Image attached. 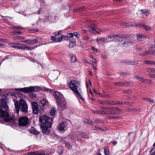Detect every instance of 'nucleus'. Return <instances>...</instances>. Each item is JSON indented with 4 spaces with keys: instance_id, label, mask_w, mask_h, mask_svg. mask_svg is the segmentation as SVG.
<instances>
[{
    "instance_id": "obj_27",
    "label": "nucleus",
    "mask_w": 155,
    "mask_h": 155,
    "mask_svg": "<svg viewBox=\"0 0 155 155\" xmlns=\"http://www.w3.org/2000/svg\"><path fill=\"white\" fill-rule=\"evenodd\" d=\"M71 62H74L77 61V58L74 54H73L71 57Z\"/></svg>"
},
{
    "instance_id": "obj_40",
    "label": "nucleus",
    "mask_w": 155,
    "mask_h": 155,
    "mask_svg": "<svg viewBox=\"0 0 155 155\" xmlns=\"http://www.w3.org/2000/svg\"><path fill=\"white\" fill-rule=\"evenodd\" d=\"M34 43H39L41 41V39L39 38H36L34 39Z\"/></svg>"
},
{
    "instance_id": "obj_53",
    "label": "nucleus",
    "mask_w": 155,
    "mask_h": 155,
    "mask_svg": "<svg viewBox=\"0 0 155 155\" xmlns=\"http://www.w3.org/2000/svg\"><path fill=\"white\" fill-rule=\"evenodd\" d=\"M137 110V109L136 108H130L128 109V110L129 111H136Z\"/></svg>"
},
{
    "instance_id": "obj_30",
    "label": "nucleus",
    "mask_w": 155,
    "mask_h": 155,
    "mask_svg": "<svg viewBox=\"0 0 155 155\" xmlns=\"http://www.w3.org/2000/svg\"><path fill=\"white\" fill-rule=\"evenodd\" d=\"M55 112L56 110L55 108L54 107L52 108L50 112L51 115V116H54L55 114Z\"/></svg>"
},
{
    "instance_id": "obj_45",
    "label": "nucleus",
    "mask_w": 155,
    "mask_h": 155,
    "mask_svg": "<svg viewBox=\"0 0 155 155\" xmlns=\"http://www.w3.org/2000/svg\"><path fill=\"white\" fill-rule=\"evenodd\" d=\"M53 90L51 89H50L46 88H45L43 90V91H46V92H52V91Z\"/></svg>"
},
{
    "instance_id": "obj_48",
    "label": "nucleus",
    "mask_w": 155,
    "mask_h": 155,
    "mask_svg": "<svg viewBox=\"0 0 155 155\" xmlns=\"http://www.w3.org/2000/svg\"><path fill=\"white\" fill-rule=\"evenodd\" d=\"M93 130H103L100 127H94V128L93 129Z\"/></svg>"
},
{
    "instance_id": "obj_15",
    "label": "nucleus",
    "mask_w": 155,
    "mask_h": 155,
    "mask_svg": "<svg viewBox=\"0 0 155 155\" xmlns=\"http://www.w3.org/2000/svg\"><path fill=\"white\" fill-rule=\"evenodd\" d=\"M121 25H123L124 26H126L127 27L130 26H139V25H140V24H134V23L133 22H127V23H124Z\"/></svg>"
},
{
    "instance_id": "obj_52",
    "label": "nucleus",
    "mask_w": 155,
    "mask_h": 155,
    "mask_svg": "<svg viewBox=\"0 0 155 155\" xmlns=\"http://www.w3.org/2000/svg\"><path fill=\"white\" fill-rule=\"evenodd\" d=\"M130 37V35H123L122 37L123 38H128L129 37Z\"/></svg>"
},
{
    "instance_id": "obj_43",
    "label": "nucleus",
    "mask_w": 155,
    "mask_h": 155,
    "mask_svg": "<svg viewBox=\"0 0 155 155\" xmlns=\"http://www.w3.org/2000/svg\"><path fill=\"white\" fill-rule=\"evenodd\" d=\"M104 153L105 154L108 155L109 154V150L107 148H105L104 150Z\"/></svg>"
},
{
    "instance_id": "obj_47",
    "label": "nucleus",
    "mask_w": 155,
    "mask_h": 155,
    "mask_svg": "<svg viewBox=\"0 0 155 155\" xmlns=\"http://www.w3.org/2000/svg\"><path fill=\"white\" fill-rule=\"evenodd\" d=\"M62 31H59L56 34V33H53V34L54 35H61L62 34Z\"/></svg>"
},
{
    "instance_id": "obj_63",
    "label": "nucleus",
    "mask_w": 155,
    "mask_h": 155,
    "mask_svg": "<svg viewBox=\"0 0 155 155\" xmlns=\"http://www.w3.org/2000/svg\"><path fill=\"white\" fill-rule=\"evenodd\" d=\"M92 62L95 64H96L97 63V61L95 58H93L92 60Z\"/></svg>"
},
{
    "instance_id": "obj_32",
    "label": "nucleus",
    "mask_w": 155,
    "mask_h": 155,
    "mask_svg": "<svg viewBox=\"0 0 155 155\" xmlns=\"http://www.w3.org/2000/svg\"><path fill=\"white\" fill-rule=\"evenodd\" d=\"M145 64H154L155 65V62L152 61H150L148 60H146L144 61Z\"/></svg>"
},
{
    "instance_id": "obj_3",
    "label": "nucleus",
    "mask_w": 155,
    "mask_h": 155,
    "mask_svg": "<svg viewBox=\"0 0 155 155\" xmlns=\"http://www.w3.org/2000/svg\"><path fill=\"white\" fill-rule=\"evenodd\" d=\"M15 109L17 113L19 112V110L23 112H27L28 111V105L22 99H21L20 102H15L14 101Z\"/></svg>"
},
{
    "instance_id": "obj_44",
    "label": "nucleus",
    "mask_w": 155,
    "mask_h": 155,
    "mask_svg": "<svg viewBox=\"0 0 155 155\" xmlns=\"http://www.w3.org/2000/svg\"><path fill=\"white\" fill-rule=\"evenodd\" d=\"M13 34L15 35H20L21 34L23 33L20 31H15L12 32Z\"/></svg>"
},
{
    "instance_id": "obj_34",
    "label": "nucleus",
    "mask_w": 155,
    "mask_h": 155,
    "mask_svg": "<svg viewBox=\"0 0 155 155\" xmlns=\"http://www.w3.org/2000/svg\"><path fill=\"white\" fill-rule=\"evenodd\" d=\"M143 99L147 102H149L151 103H153L154 102V101L153 100H152L151 99L149 98H148L143 97Z\"/></svg>"
},
{
    "instance_id": "obj_2",
    "label": "nucleus",
    "mask_w": 155,
    "mask_h": 155,
    "mask_svg": "<svg viewBox=\"0 0 155 155\" xmlns=\"http://www.w3.org/2000/svg\"><path fill=\"white\" fill-rule=\"evenodd\" d=\"M54 95L56 100L58 106L62 110H63L67 107L63 95L58 91L54 92Z\"/></svg>"
},
{
    "instance_id": "obj_19",
    "label": "nucleus",
    "mask_w": 155,
    "mask_h": 155,
    "mask_svg": "<svg viewBox=\"0 0 155 155\" xmlns=\"http://www.w3.org/2000/svg\"><path fill=\"white\" fill-rule=\"evenodd\" d=\"M146 35L141 34H137V39L140 40H142V39L146 38Z\"/></svg>"
},
{
    "instance_id": "obj_64",
    "label": "nucleus",
    "mask_w": 155,
    "mask_h": 155,
    "mask_svg": "<svg viewBox=\"0 0 155 155\" xmlns=\"http://www.w3.org/2000/svg\"><path fill=\"white\" fill-rule=\"evenodd\" d=\"M92 121L91 120L89 119L88 124H89L91 125L92 124Z\"/></svg>"
},
{
    "instance_id": "obj_60",
    "label": "nucleus",
    "mask_w": 155,
    "mask_h": 155,
    "mask_svg": "<svg viewBox=\"0 0 155 155\" xmlns=\"http://www.w3.org/2000/svg\"><path fill=\"white\" fill-rule=\"evenodd\" d=\"M93 91L94 92L97 94H99V95H101V94L99 92H98L97 91L95 90V89H94L93 90Z\"/></svg>"
},
{
    "instance_id": "obj_38",
    "label": "nucleus",
    "mask_w": 155,
    "mask_h": 155,
    "mask_svg": "<svg viewBox=\"0 0 155 155\" xmlns=\"http://www.w3.org/2000/svg\"><path fill=\"white\" fill-rule=\"evenodd\" d=\"M51 39L52 40L53 42H58L57 41H58V38H56L54 36H52L51 37Z\"/></svg>"
},
{
    "instance_id": "obj_58",
    "label": "nucleus",
    "mask_w": 155,
    "mask_h": 155,
    "mask_svg": "<svg viewBox=\"0 0 155 155\" xmlns=\"http://www.w3.org/2000/svg\"><path fill=\"white\" fill-rule=\"evenodd\" d=\"M0 47L2 48H5L6 47V46L5 45L0 44Z\"/></svg>"
},
{
    "instance_id": "obj_16",
    "label": "nucleus",
    "mask_w": 155,
    "mask_h": 155,
    "mask_svg": "<svg viewBox=\"0 0 155 155\" xmlns=\"http://www.w3.org/2000/svg\"><path fill=\"white\" fill-rule=\"evenodd\" d=\"M74 36H76L77 38H79L80 35L77 32L71 33L68 35V37L69 38L72 37Z\"/></svg>"
},
{
    "instance_id": "obj_39",
    "label": "nucleus",
    "mask_w": 155,
    "mask_h": 155,
    "mask_svg": "<svg viewBox=\"0 0 155 155\" xmlns=\"http://www.w3.org/2000/svg\"><path fill=\"white\" fill-rule=\"evenodd\" d=\"M84 9V8L83 7H81L80 8H78L77 9H75L74 10V12H78V11H81L83 10Z\"/></svg>"
},
{
    "instance_id": "obj_37",
    "label": "nucleus",
    "mask_w": 155,
    "mask_h": 155,
    "mask_svg": "<svg viewBox=\"0 0 155 155\" xmlns=\"http://www.w3.org/2000/svg\"><path fill=\"white\" fill-rule=\"evenodd\" d=\"M96 41L97 42H99L101 41H107V38H97L96 39Z\"/></svg>"
},
{
    "instance_id": "obj_6",
    "label": "nucleus",
    "mask_w": 155,
    "mask_h": 155,
    "mask_svg": "<svg viewBox=\"0 0 155 155\" xmlns=\"http://www.w3.org/2000/svg\"><path fill=\"white\" fill-rule=\"evenodd\" d=\"M15 89L17 91H19L24 93H28L34 92H36L40 91L41 88L38 87H30L20 88H15Z\"/></svg>"
},
{
    "instance_id": "obj_9",
    "label": "nucleus",
    "mask_w": 155,
    "mask_h": 155,
    "mask_svg": "<svg viewBox=\"0 0 155 155\" xmlns=\"http://www.w3.org/2000/svg\"><path fill=\"white\" fill-rule=\"evenodd\" d=\"M31 106L33 110V112L35 114H37L38 111V107L37 103L32 102L31 103Z\"/></svg>"
},
{
    "instance_id": "obj_26",
    "label": "nucleus",
    "mask_w": 155,
    "mask_h": 155,
    "mask_svg": "<svg viewBox=\"0 0 155 155\" xmlns=\"http://www.w3.org/2000/svg\"><path fill=\"white\" fill-rule=\"evenodd\" d=\"M139 26H141V27H143L145 28L146 31H150L151 29V27L150 26L141 25H139Z\"/></svg>"
},
{
    "instance_id": "obj_33",
    "label": "nucleus",
    "mask_w": 155,
    "mask_h": 155,
    "mask_svg": "<svg viewBox=\"0 0 155 155\" xmlns=\"http://www.w3.org/2000/svg\"><path fill=\"white\" fill-rule=\"evenodd\" d=\"M63 151V148L62 147L60 146L59 147H58L57 150V152L58 153L60 154H61L62 153Z\"/></svg>"
},
{
    "instance_id": "obj_18",
    "label": "nucleus",
    "mask_w": 155,
    "mask_h": 155,
    "mask_svg": "<svg viewBox=\"0 0 155 155\" xmlns=\"http://www.w3.org/2000/svg\"><path fill=\"white\" fill-rule=\"evenodd\" d=\"M69 41H70V44L68 45L69 47L71 48L74 46L76 44V41L74 39H70Z\"/></svg>"
},
{
    "instance_id": "obj_49",
    "label": "nucleus",
    "mask_w": 155,
    "mask_h": 155,
    "mask_svg": "<svg viewBox=\"0 0 155 155\" xmlns=\"http://www.w3.org/2000/svg\"><path fill=\"white\" fill-rule=\"evenodd\" d=\"M82 38L84 40H87L89 39V38L88 37L83 36Z\"/></svg>"
},
{
    "instance_id": "obj_29",
    "label": "nucleus",
    "mask_w": 155,
    "mask_h": 155,
    "mask_svg": "<svg viewBox=\"0 0 155 155\" xmlns=\"http://www.w3.org/2000/svg\"><path fill=\"white\" fill-rule=\"evenodd\" d=\"M147 71L149 73H155V69L153 68H147Z\"/></svg>"
},
{
    "instance_id": "obj_22",
    "label": "nucleus",
    "mask_w": 155,
    "mask_h": 155,
    "mask_svg": "<svg viewBox=\"0 0 155 155\" xmlns=\"http://www.w3.org/2000/svg\"><path fill=\"white\" fill-rule=\"evenodd\" d=\"M21 42H25L29 45H33L34 43V41L33 40H27L21 41Z\"/></svg>"
},
{
    "instance_id": "obj_61",
    "label": "nucleus",
    "mask_w": 155,
    "mask_h": 155,
    "mask_svg": "<svg viewBox=\"0 0 155 155\" xmlns=\"http://www.w3.org/2000/svg\"><path fill=\"white\" fill-rule=\"evenodd\" d=\"M67 147L69 149H70L71 148V145L68 143H67V144L66 145Z\"/></svg>"
},
{
    "instance_id": "obj_54",
    "label": "nucleus",
    "mask_w": 155,
    "mask_h": 155,
    "mask_svg": "<svg viewBox=\"0 0 155 155\" xmlns=\"http://www.w3.org/2000/svg\"><path fill=\"white\" fill-rule=\"evenodd\" d=\"M38 31V29H32L30 31V32L31 33H34L36 32L37 31Z\"/></svg>"
},
{
    "instance_id": "obj_41",
    "label": "nucleus",
    "mask_w": 155,
    "mask_h": 155,
    "mask_svg": "<svg viewBox=\"0 0 155 155\" xmlns=\"http://www.w3.org/2000/svg\"><path fill=\"white\" fill-rule=\"evenodd\" d=\"M128 64H129L130 65H133L134 64H137L136 61H128L127 62Z\"/></svg>"
},
{
    "instance_id": "obj_1",
    "label": "nucleus",
    "mask_w": 155,
    "mask_h": 155,
    "mask_svg": "<svg viewBox=\"0 0 155 155\" xmlns=\"http://www.w3.org/2000/svg\"><path fill=\"white\" fill-rule=\"evenodd\" d=\"M70 89L73 91L75 94L81 99L84 100V99L80 94L81 92L80 83L77 80H72L70 81L68 84Z\"/></svg>"
},
{
    "instance_id": "obj_36",
    "label": "nucleus",
    "mask_w": 155,
    "mask_h": 155,
    "mask_svg": "<svg viewBox=\"0 0 155 155\" xmlns=\"http://www.w3.org/2000/svg\"><path fill=\"white\" fill-rule=\"evenodd\" d=\"M94 121L95 123L98 124H103L104 123V121L101 119H96Z\"/></svg>"
},
{
    "instance_id": "obj_14",
    "label": "nucleus",
    "mask_w": 155,
    "mask_h": 155,
    "mask_svg": "<svg viewBox=\"0 0 155 155\" xmlns=\"http://www.w3.org/2000/svg\"><path fill=\"white\" fill-rule=\"evenodd\" d=\"M140 11L141 14L143 16H148L150 13V11L147 9H141Z\"/></svg>"
},
{
    "instance_id": "obj_62",
    "label": "nucleus",
    "mask_w": 155,
    "mask_h": 155,
    "mask_svg": "<svg viewBox=\"0 0 155 155\" xmlns=\"http://www.w3.org/2000/svg\"><path fill=\"white\" fill-rule=\"evenodd\" d=\"M115 39H120V38H122V37L118 36L117 35H115Z\"/></svg>"
},
{
    "instance_id": "obj_7",
    "label": "nucleus",
    "mask_w": 155,
    "mask_h": 155,
    "mask_svg": "<svg viewBox=\"0 0 155 155\" xmlns=\"http://www.w3.org/2000/svg\"><path fill=\"white\" fill-rule=\"evenodd\" d=\"M29 123L28 119L25 117H22L18 119V125L19 126H26Z\"/></svg>"
},
{
    "instance_id": "obj_50",
    "label": "nucleus",
    "mask_w": 155,
    "mask_h": 155,
    "mask_svg": "<svg viewBox=\"0 0 155 155\" xmlns=\"http://www.w3.org/2000/svg\"><path fill=\"white\" fill-rule=\"evenodd\" d=\"M35 48H33L31 46H29L28 47L27 46V47L26 48L28 50H31L34 49Z\"/></svg>"
},
{
    "instance_id": "obj_56",
    "label": "nucleus",
    "mask_w": 155,
    "mask_h": 155,
    "mask_svg": "<svg viewBox=\"0 0 155 155\" xmlns=\"http://www.w3.org/2000/svg\"><path fill=\"white\" fill-rule=\"evenodd\" d=\"M89 119L87 118H85L84 119V122L85 124H88Z\"/></svg>"
},
{
    "instance_id": "obj_51",
    "label": "nucleus",
    "mask_w": 155,
    "mask_h": 155,
    "mask_svg": "<svg viewBox=\"0 0 155 155\" xmlns=\"http://www.w3.org/2000/svg\"><path fill=\"white\" fill-rule=\"evenodd\" d=\"M119 112H115V111H111L110 112V114H119Z\"/></svg>"
},
{
    "instance_id": "obj_57",
    "label": "nucleus",
    "mask_w": 155,
    "mask_h": 155,
    "mask_svg": "<svg viewBox=\"0 0 155 155\" xmlns=\"http://www.w3.org/2000/svg\"><path fill=\"white\" fill-rule=\"evenodd\" d=\"M115 102L114 101H110V105H114Z\"/></svg>"
},
{
    "instance_id": "obj_5",
    "label": "nucleus",
    "mask_w": 155,
    "mask_h": 155,
    "mask_svg": "<svg viewBox=\"0 0 155 155\" xmlns=\"http://www.w3.org/2000/svg\"><path fill=\"white\" fill-rule=\"evenodd\" d=\"M0 116L4 118V120L7 122H14L15 117L9 116V114L4 110H0Z\"/></svg>"
},
{
    "instance_id": "obj_55",
    "label": "nucleus",
    "mask_w": 155,
    "mask_h": 155,
    "mask_svg": "<svg viewBox=\"0 0 155 155\" xmlns=\"http://www.w3.org/2000/svg\"><path fill=\"white\" fill-rule=\"evenodd\" d=\"M149 76L152 78H155V74H149Z\"/></svg>"
},
{
    "instance_id": "obj_4",
    "label": "nucleus",
    "mask_w": 155,
    "mask_h": 155,
    "mask_svg": "<svg viewBox=\"0 0 155 155\" xmlns=\"http://www.w3.org/2000/svg\"><path fill=\"white\" fill-rule=\"evenodd\" d=\"M52 118L50 117L45 115H43L39 117V121L42 124L41 125H44L51 128L52 126Z\"/></svg>"
},
{
    "instance_id": "obj_23",
    "label": "nucleus",
    "mask_w": 155,
    "mask_h": 155,
    "mask_svg": "<svg viewBox=\"0 0 155 155\" xmlns=\"http://www.w3.org/2000/svg\"><path fill=\"white\" fill-rule=\"evenodd\" d=\"M98 102L101 104L105 105H110V101L99 100Z\"/></svg>"
},
{
    "instance_id": "obj_59",
    "label": "nucleus",
    "mask_w": 155,
    "mask_h": 155,
    "mask_svg": "<svg viewBox=\"0 0 155 155\" xmlns=\"http://www.w3.org/2000/svg\"><path fill=\"white\" fill-rule=\"evenodd\" d=\"M16 39H24V38L23 37H22L21 36H17L16 37Z\"/></svg>"
},
{
    "instance_id": "obj_46",
    "label": "nucleus",
    "mask_w": 155,
    "mask_h": 155,
    "mask_svg": "<svg viewBox=\"0 0 155 155\" xmlns=\"http://www.w3.org/2000/svg\"><path fill=\"white\" fill-rule=\"evenodd\" d=\"M93 113L94 114H101V111L98 110L93 111Z\"/></svg>"
},
{
    "instance_id": "obj_13",
    "label": "nucleus",
    "mask_w": 155,
    "mask_h": 155,
    "mask_svg": "<svg viewBox=\"0 0 155 155\" xmlns=\"http://www.w3.org/2000/svg\"><path fill=\"white\" fill-rule=\"evenodd\" d=\"M41 127L42 128V131L43 133L46 134H49L50 130L48 129V128H50V127L44 125H41Z\"/></svg>"
},
{
    "instance_id": "obj_31",
    "label": "nucleus",
    "mask_w": 155,
    "mask_h": 155,
    "mask_svg": "<svg viewBox=\"0 0 155 155\" xmlns=\"http://www.w3.org/2000/svg\"><path fill=\"white\" fill-rule=\"evenodd\" d=\"M151 48L152 50L151 51H150L151 52H152L153 53V54L155 55V45L152 46Z\"/></svg>"
},
{
    "instance_id": "obj_8",
    "label": "nucleus",
    "mask_w": 155,
    "mask_h": 155,
    "mask_svg": "<svg viewBox=\"0 0 155 155\" xmlns=\"http://www.w3.org/2000/svg\"><path fill=\"white\" fill-rule=\"evenodd\" d=\"M88 31L90 32L95 34V33H97L99 34L100 32L102 31L101 29L97 28L96 26H95L94 27H89L88 28V30H86L84 29L83 30V31L84 33L86 32L87 31Z\"/></svg>"
},
{
    "instance_id": "obj_24",
    "label": "nucleus",
    "mask_w": 155,
    "mask_h": 155,
    "mask_svg": "<svg viewBox=\"0 0 155 155\" xmlns=\"http://www.w3.org/2000/svg\"><path fill=\"white\" fill-rule=\"evenodd\" d=\"M40 103L43 106H45L48 104V101L45 99H43L40 100Z\"/></svg>"
},
{
    "instance_id": "obj_20",
    "label": "nucleus",
    "mask_w": 155,
    "mask_h": 155,
    "mask_svg": "<svg viewBox=\"0 0 155 155\" xmlns=\"http://www.w3.org/2000/svg\"><path fill=\"white\" fill-rule=\"evenodd\" d=\"M68 38H69V37H68V35L67 36L62 35L61 36L60 38H58V41H57L58 42H61L64 40H67Z\"/></svg>"
},
{
    "instance_id": "obj_28",
    "label": "nucleus",
    "mask_w": 155,
    "mask_h": 155,
    "mask_svg": "<svg viewBox=\"0 0 155 155\" xmlns=\"http://www.w3.org/2000/svg\"><path fill=\"white\" fill-rule=\"evenodd\" d=\"M152 52H151L150 51H147L144 53H141L140 55L142 56H145L147 54H153Z\"/></svg>"
},
{
    "instance_id": "obj_21",
    "label": "nucleus",
    "mask_w": 155,
    "mask_h": 155,
    "mask_svg": "<svg viewBox=\"0 0 155 155\" xmlns=\"http://www.w3.org/2000/svg\"><path fill=\"white\" fill-rule=\"evenodd\" d=\"M132 44V42L130 40H128L123 42L120 45L122 46H128L131 45Z\"/></svg>"
},
{
    "instance_id": "obj_35",
    "label": "nucleus",
    "mask_w": 155,
    "mask_h": 155,
    "mask_svg": "<svg viewBox=\"0 0 155 155\" xmlns=\"http://www.w3.org/2000/svg\"><path fill=\"white\" fill-rule=\"evenodd\" d=\"M138 79L139 81L143 83H146L147 81V80L146 79H144L143 77H139Z\"/></svg>"
},
{
    "instance_id": "obj_42",
    "label": "nucleus",
    "mask_w": 155,
    "mask_h": 155,
    "mask_svg": "<svg viewBox=\"0 0 155 155\" xmlns=\"http://www.w3.org/2000/svg\"><path fill=\"white\" fill-rule=\"evenodd\" d=\"M27 47V46L26 45L23 44H21V46H20V48L23 49H25Z\"/></svg>"
},
{
    "instance_id": "obj_11",
    "label": "nucleus",
    "mask_w": 155,
    "mask_h": 155,
    "mask_svg": "<svg viewBox=\"0 0 155 155\" xmlns=\"http://www.w3.org/2000/svg\"><path fill=\"white\" fill-rule=\"evenodd\" d=\"M68 125V123L66 121H62L60 124L59 126L58 127V128L59 130H64Z\"/></svg>"
},
{
    "instance_id": "obj_25",
    "label": "nucleus",
    "mask_w": 155,
    "mask_h": 155,
    "mask_svg": "<svg viewBox=\"0 0 155 155\" xmlns=\"http://www.w3.org/2000/svg\"><path fill=\"white\" fill-rule=\"evenodd\" d=\"M30 132L34 134H38V132L33 127H31L30 129Z\"/></svg>"
},
{
    "instance_id": "obj_10",
    "label": "nucleus",
    "mask_w": 155,
    "mask_h": 155,
    "mask_svg": "<svg viewBox=\"0 0 155 155\" xmlns=\"http://www.w3.org/2000/svg\"><path fill=\"white\" fill-rule=\"evenodd\" d=\"M3 107L7 111L9 110L8 107L7 105V103L5 100L3 99L1 103H0V110L2 109Z\"/></svg>"
},
{
    "instance_id": "obj_12",
    "label": "nucleus",
    "mask_w": 155,
    "mask_h": 155,
    "mask_svg": "<svg viewBox=\"0 0 155 155\" xmlns=\"http://www.w3.org/2000/svg\"><path fill=\"white\" fill-rule=\"evenodd\" d=\"M116 85H117L119 86H130L132 84L130 82H118L114 84Z\"/></svg>"
},
{
    "instance_id": "obj_17",
    "label": "nucleus",
    "mask_w": 155,
    "mask_h": 155,
    "mask_svg": "<svg viewBox=\"0 0 155 155\" xmlns=\"http://www.w3.org/2000/svg\"><path fill=\"white\" fill-rule=\"evenodd\" d=\"M28 153L31 155H49V154H46L45 153H41L38 151L35 152H30Z\"/></svg>"
}]
</instances>
